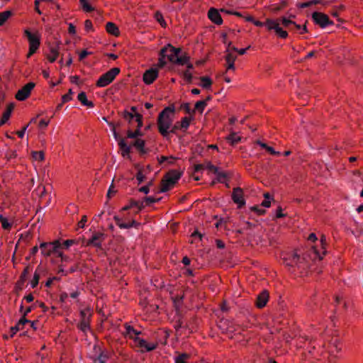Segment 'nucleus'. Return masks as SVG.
I'll return each mask as SVG.
<instances>
[{
    "label": "nucleus",
    "instance_id": "nucleus-1",
    "mask_svg": "<svg viewBox=\"0 0 363 363\" xmlns=\"http://www.w3.org/2000/svg\"><path fill=\"white\" fill-rule=\"evenodd\" d=\"M308 258L312 260L318 259L319 260L323 259V257L320 256V252L317 250L316 247L312 246L308 250H307L301 257L296 252L286 254L282 259L284 264L288 267L289 271L298 277L306 276L309 270V262Z\"/></svg>",
    "mask_w": 363,
    "mask_h": 363
},
{
    "label": "nucleus",
    "instance_id": "nucleus-2",
    "mask_svg": "<svg viewBox=\"0 0 363 363\" xmlns=\"http://www.w3.org/2000/svg\"><path fill=\"white\" fill-rule=\"evenodd\" d=\"M174 113L175 106L172 104L165 107L158 115L157 121L158 131L163 137H167L169 133L168 130L172 126Z\"/></svg>",
    "mask_w": 363,
    "mask_h": 363
},
{
    "label": "nucleus",
    "instance_id": "nucleus-3",
    "mask_svg": "<svg viewBox=\"0 0 363 363\" xmlns=\"http://www.w3.org/2000/svg\"><path fill=\"white\" fill-rule=\"evenodd\" d=\"M183 172L171 169L167 172L162 178L160 181V192L164 193L168 191L173 187L182 176Z\"/></svg>",
    "mask_w": 363,
    "mask_h": 363
},
{
    "label": "nucleus",
    "instance_id": "nucleus-4",
    "mask_svg": "<svg viewBox=\"0 0 363 363\" xmlns=\"http://www.w3.org/2000/svg\"><path fill=\"white\" fill-rule=\"evenodd\" d=\"M121 69L118 67L111 68L110 70L102 74L96 82L98 87H104L110 84L120 73Z\"/></svg>",
    "mask_w": 363,
    "mask_h": 363
},
{
    "label": "nucleus",
    "instance_id": "nucleus-5",
    "mask_svg": "<svg viewBox=\"0 0 363 363\" xmlns=\"http://www.w3.org/2000/svg\"><path fill=\"white\" fill-rule=\"evenodd\" d=\"M311 17L313 22L320 28H325L328 26L334 24L333 21L329 18L328 16L322 12L314 11Z\"/></svg>",
    "mask_w": 363,
    "mask_h": 363
},
{
    "label": "nucleus",
    "instance_id": "nucleus-6",
    "mask_svg": "<svg viewBox=\"0 0 363 363\" xmlns=\"http://www.w3.org/2000/svg\"><path fill=\"white\" fill-rule=\"evenodd\" d=\"M266 27L269 30H274L276 35L282 39H286L288 37V33L286 30H283L278 22V20H273L267 18Z\"/></svg>",
    "mask_w": 363,
    "mask_h": 363
},
{
    "label": "nucleus",
    "instance_id": "nucleus-7",
    "mask_svg": "<svg viewBox=\"0 0 363 363\" xmlns=\"http://www.w3.org/2000/svg\"><path fill=\"white\" fill-rule=\"evenodd\" d=\"M35 86V84L34 82L27 83L16 93L15 98L20 101H25L30 96L31 91Z\"/></svg>",
    "mask_w": 363,
    "mask_h": 363
},
{
    "label": "nucleus",
    "instance_id": "nucleus-8",
    "mask_svg": "<svg viewBox=\"0 0 363 363\" xmlns=\"http://www.w3.org/2000/svg\"><path fill=\"white\" fill-rule=\"evenodd\" d=\"M110 125L113 127V135L116 140H118V146L120 150H121V155L123 157L128 156L129 158L130 153V146H128L124 138H121L118 133L116 131L115 125L113 123H109Z\"/></svg>",
    "mask_w": 363,
    "mask_h": 363
},
{
    "label": "nucleus",
    "instance_id": "nucleus-9",
    "mask_svg": "<svg viewBox=\"0 0 363 363\" xmlns=\"http://www.w3.org/2000/svg\"><path fill=\"white\" fill-rule=\"evenodd\" d=\"M232 200L238 205V208H242L245 205L243 189L240 187H235L233 189Z\"/></svg>",
    "mask_w": 363,
    "mask_h": 363
},
{
    "label": "nucleus",
    "instance_id": "nucleus-10",
    "mask_svg": "<svg viewBox=\"0 0 363 363\" xmlns=\"http://www.w3.org/2000/svg\"><path fill=\"white\" fill-rule=\"evenodd\" d=\"M24 35L27 37L29 42V48L38 49L40 45V38L38 32L31 33L29 29L24 30Z\"/></svg>",
    "mask_w": 363,
    "mask_h": 363
},
{
    "label": "nucleus",
    "instance_id": "nucleus-11",
    "mask_svg": "<svg viewBox=\"0 0 363 363\" xmlns=\"http://www.w3.org/2000/svg\"><path fill=\"white\" fill-rule=\"evenodd\" d=\"M159 71L157 68L152 67L146 70L143 75V80L147 85L152 84L158 77Z\"/></svg>",
    "mask_w": 363,
    "mask_h": 363
},
{
    "label": "nucleus",
    "instance_id": "nucleus-12",
    "mask_svg": "<svg viewBox=\"0 0 363 363\" xmlns=\"http://www.w3.org/2000/svg\"><path fill=\"white\" fill-rule=\"evenodd\" d=\"M208 17L211 21V22L218 26L221 25L223 22L219 11L213 7L210 8L208 10Z\"/></svg>",
    "mask_w": 363,
    "mask_h": 363
},
{
    "label": "nucleus",
    "instance_id": "nucleus-13",
    "mask_svg": "<svg viewBox=\"0 0 363 363\" xmlns=\"http://www.w3.org/2000/svg\"><path fill=\"white\" fill-rule=\"evenodd\" d=\"M104 233H94L91 238L87 241V245H93L97 248L101 249V242L104 239Z\"/></svg>",
    "mask_w": 363,
    "mask_h": 363
},
{
    "label": "nucleus",
    "instance_id": "nucleus-14",
    "mask_svg": "<svg viewBox=\"0 0 363 363\" xmlns=\"http://www.w3.org/2000/svg\"><path fill=\"white\" fill-rule=\"evenodd\" d=\"M269 293L267 290H263L257 297L255 305L258 308H264L269 301Z\"/></svg>",
    "mask_w": 363,
    "mask_h": 363
},
{
    "label": "nucleus",
    "instance_id": "nucleus-15",
    "mask_svg": "<svg viewBox=\"0 0 363 363\" xmlns=\"http://www.w3.org/2000/svg\"><path fill=\"white\" fill-rule=\"evenodd\" d=\"M15 107V104L13 102L9 103L6 109L2 114V117L0 120V126L4 125L10 118L12 111H13Z\"/></svg>",
    "mask_w": 363,
    "mask_h": 363
},
{
    "label": "nucleus",
    "instance_id": "nucleus-16",
    "mask_svg": "<svg viewBox=\"0 0 363 363\" xmlns=\"http://www.w3.org/2000/svg\"><path fill=\"white\" fill-rule=\"evenodd\" d=\"M60 43L58 42L55 46H52L50 43H48L50 54L47 55V59L50 62H54L57 60V58L59 55V45H60Z\"/></svg>",
    "mask_w": 363,
    "mask_h": 363
},
{
    "label": "nucleus",
    "instance_id": "nucleus-17",
    "mask_svg": "<svg viewBox=\"0 0 363 363\" xmlns=\"http://www.w3.org/2000/svg\"><path fill=\"white\" fill-rule=\"evenodd\" d=\"M225 53H226V55L225 56V59L228 64L227 70H228V69L235 70V67L234 63L237 59V56L230 53V51L228 50V49H226Z\"/></svg>",
    "mask_w": 363,
    "mask_h": 363
},
{
    "label": "nucleus",
    "instance_id": "nucleus-18",
    "mask_svg": "<svg viewBox=\"0 0 363 363\" xmlns=\"http://www.w3.org/2000/svg\"><path fill=\"white\" fill-rule=\"evenodd\" d=\"M90 318L91 317L88 316H86V318H81L80 322L77 325V328L84 333H86L87 330H89L91 329Z\"/></svg>",
    "mask_w": 363,
    "mask_h": 363
},
{
    "label": "nucleus",
    "instance_id": "nucleus-19",
    "mask_svg": "<svg viewBox=\"0 0 363 363\" xmlns=\"http://www.w3.org/2000/svg\"><path fill=\"white\" fill-rule=\"evenodd\" d=\"M106 30L108 34L115 37L120 35V30L118 27L113 22H108L106 24Z\"/></svg>",
    "mask_w": 363,
    "mask_h": 363
},
{
    "label": "nucleus",
    "instance_id": "nucleus-20",
    "mask_svg": "<svg viewBox=\"0 0 363 363\" xmlns=\"http://www.w3.org/2000/svg\"><path fill=\"white\" fill-rule=\"evenodd\" d=\"M40 248L41 250V253L45 256L49 257L52 254H55V251H52V247H50L49 242H42L40 245Z\"/></svg>",
    "mask_w": 363,
    "mask_h": 363
},
{
    "label": "nucleus",
    "instance_id": "nucleus-21",
    "mask_svg": "<svg viewBox=\"0 0 363 363\" xmlns=\"http://www.w3.org/2000/svg\"><path fill=\"white\" fill-rule=\"evenodd\" d=\"M77 99L83 106L89 108H92L94 106V103L91 101H89L87 99L86 94L84 91L80 92L77 96Z\"/></svg>",
    "mask_w": 363,
    "mask_h": 363
},
{
    "label": "nucleus",
    "instance_id": "nucleus-22",
    "mask_svg": "<svg viewBox=\"0 0 363 363\" xmlns=\"http://www.w3.org/2000/svg\"><path fill=\"white\" fill-rule=\"evenodd\" d=\"M241 139V137L238 136L237 133L232 130H230V133L225 138V140L233 146L240 142Z\"/></svg>",
    "mask_w": 363,
    "mask_h": 363
},
{
    "label": "nucleus",
    "instance_id": "nucleus-23",
    "mask_svg": "<svg viewBox=\"0 0 363 363\" xmlns=\"http://www.w3.org/2000/svg\"><path fill=\"white\" fill-rule=\"evenodd\" d=\"M194 116H189L182 118V121H179L180 127L182 128V130L184 132H185L188 129L191 122L194 121Z\"/></svg>",
    "mask_w": 363,
    "mask_h": 363
},
{
    "label": "nucleus",
    "instance_id": "nucleus-24",
    "mask_svg": "<svg viewBox=\"0 0 363 363\" xmlns=\"http://www.w3.org/2000/svg\"><path fill=\"white\" fill-rule=\"evenodd\" d=\"M135 149L140 155H144L148 152V149L145 148V141L143 139H136Z\"/></svg>",
    "mask_w": 363,
    "mask_h": 363
},
{
    "label": "nucleus",
    "instance_id": "nucleus-25",
    "mask_svg": "<svg viewBox=\"0 0 363 363\" xmlns=\"http://www.w3.org/2000/svg\"><path fill=\"white\" fill-rule=\"evenodd\" d=\"M190 61V57L187 55V53H184V55L181 56H177V57L175 59V63L176 65H186Z\"/></svg>",
    "mask_w": 363,
    "mask_h": 363
},
{
    "label": "nucleus",
    "instance_id": "nucleus-26",
    "mask_svg": "<svg viewBox=\"0 0 363 363\" xmlns=\"http://www.w3.org/2000/svg\"><path fill=\"white\" fill-rule=\"evenodd\" d=\"M199 79L201 82V86L203 89H211V85L213 84V81H212V79L209 77H208V76L201 77L199 78Z\"/></svg>",
    "mask_w": 363,
    "mask_h": 363
},
{
    "label": "nucleus",
    "instance_id": "nucleus-27",
    "mask_svg": "<svg viewBox=\"0 0 363 363\" xmlns=\"http://www.w3.org/2000/svg\"><path fill=\"white\" fill-rule=\"evenodd\" d=\"M177 160V157L171 155L169 157L167 156H161L160 157H157V161L160 164H162L164 162H168L169 164H174V161Z\"/></svg>",
    "mask_w": 363,
    "mask_h": 363
},
{
    "label": "nucleus",
    "instance_id": "nucleus-28",
    "mask_svg": "<svg viewBox=\"0 0 363 363\" xmlns=\"http://www.w3.org/2000/svg\"><path fill=\"white\" fill-rule=\"evenodd\" d=\"M245 20L247 22L252 23L255 26L258 27H262L264 26H266V21L263 23L259 21L255 20V18L251 15H247L246 16H245Z\"/></svg>",
    "mask_w": 363,
    "mask_h": 363
},
{
    "label": "nucleus",
    "instance_id": "nucleus-29",
    "mask_svg": "<svg viewBox=\"0 0 363 363\" xmlns=\"http://www.w3.org/2000/svg\"><path fill=\"white\" fill-rule=\"evenodd\" d=\"M135 168L138 169V171L135 175V177H136L137 180L138 181V184H140L145 181L146 177L144 175V174L143 173V167H140L139 164H135Z\"/></svg>",
    "mask_w": 363,
    "mask_h": 363
},
{
    "label": "nucleus",
    "instance_id": "nucleus-30",
    "mask_svg": "<svg viewBox=\"0 0 363 363\" xmlns=\"http://www.w3.org/2000/svg\"><path fill=\"white\" fill-rule=\"evenodd\" d=\"M184 317L180 314L178 313V320L175 322L174 324V329L177 332L179 329L184 328Z\"/></svg>",
    "mask_w": 363,
    "mask_h": 363
},
{
    "label": "nucleus",
    "instance_id": "nucleus-31",
    "mask_svg": "<svg viewBox=\"0 0 363 363\" xmlns=\"http://www.w3.org/2000/svg\"><path fill=\"white\" fill-rule=\"evenodd\" d=\"M155 18L162 28L167 27V23L163 18L162 13L160 11H157L155 13Z\"/></svg>",
    "mask_w": 363,
    "mask_h": 363
},
{
    "label": "nucleus",
    "instance_id": "nucleus-32",
    "mask_svg": "<svg viewBox=\"0 0 363 363\" xmlns=\"http://www.w3.org/2000/svg\"><path fill=\"white\" fill-rule=\"evenodd\" d=\"M13 13L11 11H5L0 13V26L4 25Z\"/></svg>",
    "mask_w": 363,
    "mask_h": 363
},
{
    "label": "nucleus",
    "instance_id": "nucleus-33",
    "mask_svg": "<svg viewBox=\"0 0 363 363\" xmlns=\"http://www.w3.org/2000/svg\"><path fill=\"white\" fill-rule=\"evenodd\" d=\"M206 106V101H197L194 105V114L196 113V111H199L201 114L203 113V110L205 107Z\"/></svg>",
    "mask_w": 363,
    "mask_h": 363
},
{
    "label": "nucleus",
    "instance_id": "nucleus-34",
    "mask_svg": "<svg viewBox=\"0 0 363 363\" xmlns=\"http://www.w3.org/2000/svg\"><path fill=\"white\" fill-rule=\"evenodd\" d=\"M288 5V0H282L278 6H273L270 9L273 13H278L284 9Z\"/></svg>",
    "mask_w": 363,
    "mask_h": 363
},
{
    "label": "nucleus",
    "instance_id": "nucleus-35",
    "mask_svg": "<svg viewBox=\"0 0 363 363\" xmlns=\"http://www.w3.org/2000/svg\"><path fill=\"white\" fill-rule=\"evenodd\" d=\"M79 3L85 12H91L95 10V9L89 4L87 0H79Z\"/></svg>",
    "mask_w": 363,
    "mask_h": 363
},
{
    "label": "nucleus",
    "instance_id": "nucleus-36",
    "mask_svg": "<svg viewBox=\"0 0 363 363\" xmlns=\"http://www.w3.org/2000/svg\"><path fill=\"white\" fill-rule=\"evenodd\" d=\"M32 157L35 160L43 162L45 160V153L43 150L40 151H33L31 152Z\"/></svg>",
    "mask_w": 363,
    "mask_h": 363
},
{
    "label": "nucleus",
    "instance_id": "nucleus-37",
    "mask_svg": "<svg viewBox=\"0 0 363 363\" xmlns=\"http://www.w3.org/2000/svg\"><path fill=\"white\" fill-rule=\"evenodd\" d=\"M179 109L184 110L186 112V113L189 114V116H194V110L190 108L189 103L186 102L182 104L179 107Z\"/></svg>",
    "mask_w": 363,
    "mask_h": 363
},
{
    "label": "nucleus",
    "instance_id": "nucleus-38",
    "mask_svg": "<svg viewBox=\"0 0 363 363\" xmlns=\"http://www.w3.org/2000/svg\"><path fill=\"white\" fill-rule=\"evenodd\" d=\"M38 271H40L39 267L35 272L33 279L30 281L32 288H35L39 283L40 274H39Z\"/></svg>",
    "mask_w": 363,
    "mask_h": 363
},
{
    "label": "nucleus",
    "instance_id": "nucleus-39",
    "mask_svg": "<svg viewBox=\"0 0 363 363\" xmlns=\"http://www.w3.org/2000/svg\"><path fill=\"white\" fill-rule=\"evenodd\" d=\"M190 357V354L182 353L177 356L175 359V363H186V360Z\"/></svg>",
    "mask_w": 363,
    "mask_h": 363
},
{
    "label": "nucleus",
    "instance_id": "nucleus-40",
    "mask_svg": "<svg viewBox=\"0 0 363 363\" xmlns=\"http://www.w3.org/2000/svg\"><path fill=\"white\" fill-rule=\"evenodd\" d=\"M49 244L52 247V251H55L56 253L58 252V250H60V248H62V243L59 240L50 242Z\"/></svg>",
    "mask_w": 363,
    "mask_h": 363
},
{
    "label": "nucleus",
    "instance_id": "nucleus-41",
    "mask_svg": "<svg viewBox=\"0 0 363 363\" xmlns=\"http://www.w3.org/2000/svg\"><path fill=\"white\" fill-rule=\"evenodd\" d=\"M138 205V201L135 200L134 199H130L128 201V204L125 206L123 208H122L121 211H125L130 210V208L135 207Z\"/></svg>",
    "mask_w": 363,
    "mask_h": 363
},
{
    "label": "nucleus",
    "instance_id": "nucleus-42",
    "mask_svg": "<svg viewBox=\"0 0 363 363\" xmlns=\"http://www.w3.org/2000/svg\"><path fill=\"white\" fill-rule=\"evenodd\" d=\"M216 181L220 183H223L224 180L228 178L227 173L225 172H220L218 170V173H216Z\"/></svg>",
    "mask_w": 363,
    "mask_h": 363
},
{
    "label": "nucleus",
    "instance_id": "nucleus-43",
    "mask_svg": "<svg viewBox=\"0 0 363 363\" xmlns=\"http://www.w3.org/2000/svg\"><path fill=\"white\" fill-rule=\"evenodd\" d=\"M122 116L124 119L128 121V123H130L133 118H135L134 113H130L127 110L123 111Z\"/></svg>",
    "mask_w": 363,
    "mask_h": 363
},
{
    "label": "nucleus",
    "instance_id": "nucleus-44",
    "mask_svg": "<svg viewBox=\"0 0 363 363\" xmlns=\"http://www.w3.org/2000/svg\"><path fill=\"white\" fill-rule=\"evenodd\" d=\"M108 358L109 357L107 353L101 352L94 361H99V363H106Z\"/></svg>",
    "mask_w": 363,
    "mask_h": 363
},
{
    "label": "nucleus",
    "instance_id": "nucleus-45",
    "mask_svg": "<svg viewBox=\"0 0 363 363\" xmlns=\"http://www.w3.org/2000/svg\"><path fill=\"white\" fill-rule=\"evenodd\" d=\"M72 94H73L72 89H69L68 90V92L62 96V104H65L67 102L70 101L72 99Z\"/></svg>",
    "mask_w": 363,
    "mask_h": 363
},
{
    "label": "nucleus",
    "instance_id": "nucleus-46",
    "mask_svg": "<svg viewBox=\"0 0 363 363\" xmlns=\"http://www.w3.org/2000/svg\"><path fill=\"white\" fill-rule=\"evenodd\" d=\"M320 242H321V247H322V249H323V252L320 255V256H322L323 257L324 255H326L327 253V250H326V248H325V246H326V238L324 235H322L321 237H320Z\"/></svg>",
    "mask_w": 363,
    "mask_h": 363
},
{
    "label": "nucleus",
    "instance_id": "nucleus-47",
    "mask_svg": "<svg viewBox=\"0 0 363 363\" xmlns=\"http://www.w3.org/2000/svg\"><path fill=\"white\" fill-rule=\"evenodd\" d=\"M29 272H30V265H27L23 270V272L20 276L19 280L25 282L26 280V278H27V275L29 274Z\"/></svg>",
    "mask_w": 363,
    "mask_h": 363
},
{
    "label": "nucleus",
    "instance_id": "nucleus-48",
    "mask_svg": "<svg viewBox=\"0 0 363 363\" xmlns=\"http://www.w3.org/2000/svg\"><path fill=\"white\" fill-rule=\"evenodd\" d=\"M134 116H135V121L138 123L137 125V128H141L143 125V116L139 113H134Z\"/></svg>",
    "mask_w": 363,
    "mask_h": 363
},
{
    "label": "nucleus",
    "instance_id": "nucleus-49",
    "mask_svg": "<svg viewBox=\"0 0 363 363\" xmlns=\"http://www.w3.org/2000/svg\"><path fill=\"white\" fill-rule=\"evenodd\" d=\"M23 326H22L21 325H18V322L17 323V324L15 325V326H13L10 328V330H11V335L10 337H13V335L19 330H23Z\"/></svg>",
    "mask_w": 363,
    "mask_h": 363
},
{
    "label": "nucleus",
    "instance_id": "nucleus-50",
    "mask_svg": "<svg viewBox=\"0 0 363 363\" xmlns=\"http://www.w3.org/2000/svg\"><path fill=\"white\" fill-rule=\"evenodd\" d=\"M278 21H281L283 26L286 28H288L289 25H293V24H295V22L290 20V19H288L286 18V17H281V18L279 19H277Z\"/></svg>",
    "mask_w": 363,
    "mask_h": 363
},
{
    "label": "nucleus",
    "instance_id": "nucleus-51",
    "mask_svg": "<svg viewBox=\"0 0 363 363\" xmlns=\"http://www.w3.org/2000/svg\"><path fill=\"white\" fill-rule=\"evenodd\" d=\"M315 4H316V0H311V1H309L307 2L299 3L297 6L298 8L303 9V8L309 7L311 5H315Z\"/></svg>",
    "mask_w": 363,
    "mask_h": 363
},
{
    "label": "nucleus",
    "instance_id": "nucleus-52",
    "mask_svg": "<svg viewBox=\"0 0 363 363\" xmlns=\"http://www.w3.org/2000/svg\"><path fill=\"white\" fill-rule=\"evenodd\" d=\"M196 320L195 316H192L189 320H184V328L189 330V333H192V330L190 328V322Z\"/></svg>",
    "mask_w": 363,
    "mask_h": 363
},
{
    "label": "nucleus",
    "instance_id": "nucleus-53",
    "mask_svg": "<svg viewBox=\"0 0 363 363\" xmlns=\"http://www.w3.org/2000/svg\"><path fill=\"white\" fill-rule=\"evenodd\" d=\"M183 76H184V79L188 82V83H191L192 82V79H193V76H192V74L189 71V70H186L183 72Z\"/></svg>",
    "mask_w": 363,
    "mask_h": 363
},
{
    "label": "nucleus",
    "instance_id": "nucleus-54",
    "mask_svg": "<svg viewBox=\"0 0 363 363\" xmlns=\"http://www.w3.org/2000/svg\"><path fill=\"white\" fill-rule=\"evenodd\" d=\"M113 219L116 221V225L121 228H125L126 223L122 222L121 218L118 216H114Z\"/></svg>",
    "mask_w": 363,
    "mask_h": 363
},
{
    "label": "nucleus",
    "instance_id": "nucleus-55",
    "mask_svg": "<svg viewBox=\"0 0 363 363\" xmlns=\"http://www.w3.org/2000/svg\"><path fill=\"white\" fill-rule=\"evenodd\" d=\"M250 48V45L247 46L245 48L238 49L235 46H232L231 50L237 52L239 55H244L245 54L246 51Z\"/></svg>",
    "mask_w": 363,
    "mask_h": 363
},
{
    "label": "nucleus",
    "instance_id": "nucleus-56",
    "mask_svg": "<svg viewBox=\"0 0 363 363\" xmlns=\"http://www.w3.org/2000/svg\"><path fill=\"white\" fill-rule=\"evenodd\" d=\"M206 169L213 172L214 174L218 173V167L213 165L210 161L206 163Z\"/></svg>",
    "mask_w": 363,
    "mask_h": 363
},
{
    "label": "nucleus",
    "instance_id": "nucleus-57",
    "mask_svg": "<svg viewBox=\"0 0 363 363\" xmlns=\"http://www.w3.org/2000/svg\"><path fill=\"white\" fill-rule=\"evenodd\" d=\"M135 341L138 342V346L141 348H145L147 346V342L140 337H135Z\"/></svg>",
    "mask_w": 363,
    "mask_h": 363
},
{
    "label": "nucleus",
    "instance_id": "nucleus-58",
    "mask_svg": "<svg viewBox=\"0 0 363 363\" xmlns=\"http://www.w3.org/2000/svg\"><path fill=\"white\" fill-rule=\"evenodd\" d=\"M24 283V281H21L19 279L16 283L15 292L16 293L17 295H18V292L23 289Z\"/></svg>",
    "mask_w": 363,
    "mask_h": 363
},
{
    "label": "nucleus",
    "instance_id": "nucleus-59",
    "mask_svg": "<svg viewBox=\"0 0 363 363\" xmlns=\"http://www.w3.org/2000/svg\"><path fill=\"white\" fill-rule=\"evenodd\" d=\"M84 28H85V30L89 32L90 30H94V28H93V24H92V22L91 20L89 19H87L84 21Z\"/></svg>",
    "mask_w": 363,
    "mask_h": 363
},
{
    "label": "nucleus",
    "instance_id": "nucleus-60",
    "mask_svg": "<svg viewBox=\"0 0 363 363\" xmlns=\"http://www.w3.org/2000/svg\"><path fill=\"white\" fill-rule=\"evenodd\" d=\"M91 315H92V313L91 312V310L89 308L82 310L80 311L81 318H86V316L91 317Z\"/></svg>",
    "mask_w": 363,
    "mask_h": 363
},
{
    "label": "nucleus",
    "instance_id": "nucleus-61",
    "mask_svg": "<svg viewBox=\"0 0 363 363\" xmlns=\"http://www.w3.org/2000/svg\"><path fill=\"white\" fill-rule=\"evenodd\" d=\"M169 51V48L168 47V44L162 48L160 51V57L165 58L167 54Z\"/></svg>",
    "mask_w": 363,
    "mask_h": 363
},
{
    "label": "nucleus",
    "instance_id": "nucleus-62",
    "mask_svg": "<svg viewBox=\"0 0 363 363\" xmlns=\"http://www.w3.org/2000/svg\"><path fill=\"white\" fill-rule=\"evenodd\" d=\"M252 211L256 212L258 215H264L266 213L265 209L259 208L257 206H254L250 208Z\"/></svg>",
    "mask_w": 363,
    "mask_h": 363
},
{
    "label": "nucleus",
    "instance_id": "nucleus-63",
    "mask_svg": "<svg viewBox=\"0 0 363 363\" xmlns=\"http://www.w3.org/2000/svg\"><path fill=\"white\" fill-rule=\"evenodd\" d=\"M182 130V128L180 127L179 121H177L175 123V124L172 127L171 130H169V133L176 134L177 130Z\"/></svg>",
    "mask_w": 363,
    "mask_h": 363
},
{
    "label": "nucleus",
    "instance_id": "nucleus-64",
    "mask_svg": "<svg viewBox=\"0 0 363 363\" xmlns=\"http://www.w3.org/2000/svg\"><path fill=\"white\" fill-rule=\"evenodd\" d=\"M0 222L1 223L2 228L4 230H9L11 228V225L8 222L7 218L4 217V218L0 220Z\"/></svg>",
    "mask_w": 363,
    "mask_h": 363
}]
</instances>
